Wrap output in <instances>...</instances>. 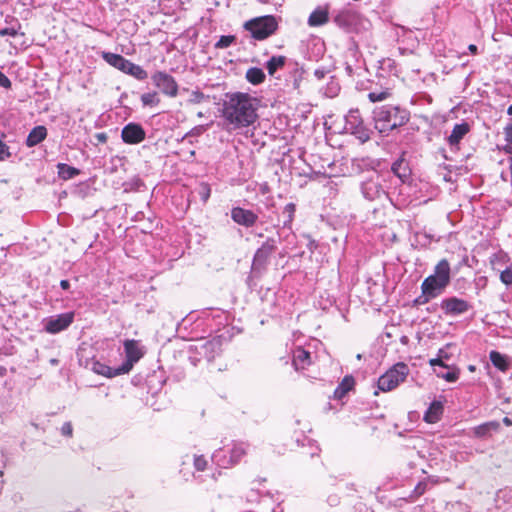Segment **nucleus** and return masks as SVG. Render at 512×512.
Listing matches in <instances>:
<instances>
[{
    "mask_svg": "<svg viewBox=\"0 0 512 512\" xmlns=\"http://www.w3.org/2000/svg\"><path fill=\"white\" fill-rule=\"evenodd\" d=\"M259 100L248 93H227L222 103V117L227 130L249 127L258 118Z\"/></svg>",
    "mask_w": 512,
    "mask_h": 512,
    "instance_id": "nucleus-1",
    "label": "nucleus"
},
{
    "mask_svg": "<svg viewBox=\"0 0 512 512\" xmlns=\"http://www.w3.org/2000/svg\"><path fill=\"white\" fill-rule=\"evenodd\" d=\"M376 128L385 133L403 126L409 120V112L406 109L393 105L378 107L373 112Z\"/></svg>",
    "mask_w": 512,
    "mask_h": 512,
    "instance_id": "nucleus-2",
    "label": "nucleus"
},
{
    "mask_svg": "<svg viewBox=\"0 0 512 512\" xmlns=\"http://www.w3.org/2000/svg\"><path fill=\"white\" fill-rule=\"evenodd\" d=\"M450 283V265L446 259H442L435 266L434 273L421 284V290H424L428 296L434 298L441 295Z\"/></svg>",
    "mask_w": 512,
    "mask_h": 512,
    "instance_id": "nucleus-3",
    "label": "nucleus"
},
{
    "mask_svg": "<svg viewBox=\"0 0 512 512\" xmlns=\"http://www.w3.org/2000/svg\"><path fill=\"white\" fill-rule=\"evenodd\" d=\"M248 446L245 442H233L231 447L216 450L212 455V460L219 467H232L246 455Z\"/></svg>",
    "mask_w": 512,
    "mask_h": 512,
    "instance_id": "nucleus-4",
    "label": "nucleus"
},
{
    "mask_svg": "<svg viewBox=\"0 0 512 512\" xmlns=\"http://www.w3.org/2000/svg\"><path fill=\"white\" fill-rule=\"evenodd\" d=\"M278 27L276 18L272 15H266L246 21L244 29L249 31L256 40H264L275 33Z\"/></svg>",
    "mask_w": 512,
    "mask_h": 512,
    "instance_id": "nucleus-5",
    "label": "nucleus"
},
{
    "mask_svg": "<svg viewBox=\"0 0 512 512\" xmlns=\"http://www.w3.org/2000/svg\"><path fill=\"white\" fill-rule=\"evenodd\" d=\"M409 374V367L403 362L393 365L378 379L377 386L382 392H389L404 382Z\"/></svg>",
    "mask_w": 512,
    "mask_h": 512,
    "instance_id": "nucleus-6",
    "label": "nucleus"
},
{
    "mask_svg": "<svg viewBox=\"0 0 512 512\" xmlns=\"http://www.w3.org/2000/svg\"><path fill=\"white\" fill-rule=\"evenodd\" d=\"M383 182L384 178L379 172L372 171L369 173V176L361 183V192L363 196L369 201L388 198V194L383 188Z\"/></svg>",
    "mask_w": 512,
    "mask_h": 512,
    "instance_id": "nucleus-7",
    "label": "nucleus"
},
{
    "mask_svg": "<svg viewBox=\"0 0 512 512\" xmlns=\"http://www.w3.org/2000/svg\"><path fill=\"white\" fill-rule=\"evenodd\" d=\"M124 350L126 354V360L119 367V371L122 374L130 372L134 364L137 363L144 355L142 348L139 346L136 340H126L124 342Z\"/></svg>",
    "mask_w": 512,
    "mask_h": 512,
    "instance_id": "nucleus-8",
    "label": "nucleus"
},
{
    "mask_svg": "<svg viewBox=\"0 0 512 512\" xmlns=\"http://www.w3.org/2000/svg\"><path fill=\"white\" fill-rule=\"evenodd\" d=\"M74 321V312H66L44 319V330L50 334H57L66 330Z\"/></svg>",
    "mask_w": 512,
    "mask_h": 512,
    "instance_id": "nucleus-9",
    "label": "nucleus"
},
{
    "mask_svg": "<svg viewBox=\"0 0 512 512\" xmlns=\"http://www.w3.org/2000/svg\"><path fill=\"white\" fill-rule=\"evenodd\" d=\"M153 84L161 90V92L169 97H176L178 94V84L174 77L170 74L157 71L152 77Z\"/></svg>",
    "mask_w": 512,
    "mask_h": 512,
    "instance_id": "nucleus-10",
    "label": "nucleus"
},
{
    "mask_svg": "<svg viewBox=\"0 0 512 512\" xmlns=\"http://www.w3.org/2000/svg\"><path fill=\"white\" fill-rule=\"evenodd\" d=\"M440 307L446 315L457 316L468 312L472 306L468 301L453 296L443 299Z\"/></svg>",
    "mask_w": 512,
    "mask_h": 512,
    "instance_id": "nucleus-11",
    "label": "nucleus"
},
{
    "mask_svg": "<svg viewBox=\"0 0 512 512\" xmlns=\"http://www.w3.org/2000/svg\"><path fill=\"white\" fill-rule=\"evenodd\" d=\"M276 240L274 238H268L260 248L257 249L253 258V268L260 269L264 267L271 254L276 250Z\"/></svg>",
    "mask_w": 512,
    "mask_h": 512,
    "instance_id": "nucleus-12",
    "label": "nucleus"
},
{
    "mask_svg": "<svg viewBox=\"0 0 512 512\" xmlns=\"http://www.w3.org/2000/svg\"><path fill=\"white\" fill-rule=\"evenodd\" d=\"M146 137V132L140 124L128 123L121 131V138L124 143L135 145L141 143Z\"/></svg>",
    "mask_w": 512,
    "mask_h": 512,
    "instance_id": "nucleus-13",
    "label": "nucleus"
},
{
    "mask_svg": "<svg viewBox=\"0 0 512 512\" xmlns=\"http://www.w3.org/2000/svg\"><path fill=\"white\" fill-rule=\"evenodd\" d=\"M333 21L339 28L351 32L358 22V15L350 10H342L334 16Z\"/></svg>",
    "mask_w": 512,
    "mask_h": 512,
    "instance_id": "nucleus-14",
    "label": "nucleus"
},
{
    "mask_svg": "<svg viewBox=\"0 0 512 512\" xmlns=\"http://www.w3.org/2000/svg\"><path fill=\"white\" fill-rule=\"evenodd\" d=\"M231 218L241 226L252 227L256 223L258 216L251 210L234 207L231 210Z\"/></svg>",
    "mask_w": 512,
    "mask_h": 512,
    "instance_id": "nucleus-15",
    "label": "nucleus"
},
{
    "mask_svg": "<svg viewBox=\"0 0 512 512\" xmlns=\"http://www.w3.org/2000/svg\"><path fill=\"white\" fill-rule=\"evenodd\" d=\"M345 119L347 129H349L354 134H358L360 138H368L363 126V121L360 117L359 110H350Z\"/></svg>",
    "mask_w": 512,
    "mask_h": 512,
    "instance_id": "nucleus-16",
    "label": "nucleus"
},
{
    "mask_svg": "<svg viewBox=\"0 0 512 512\" xmlns=\"http://www.w3.org/2000/svg\"><path fill=\"white\" fill-rule=\"evenodd\" d=\"M501 424L499 421H488L480 424L472 429L473 435L477 438L487 439L492 437L494 433L500 431Z\"/></svg>",
    "mask_w": 512,
    "mask_h": 512,
    "instance_id": "nucleus-17",
    "label": "nucleus"
},
{
    "mask_svg": "<svg viewBox=\"0 0 512 512\" xmlns=\"http://www.w3.org/2000/svg\"><path fill=\"white\" fill-rule=\"evenodd\" d=\"M86 367H89L96 374L103 375L109 378L122 374L119 371V367L116 369H112L106 364H103L95 359H92L91 361L87 362Z\"/></svg>",
    "mask_w": 512,
    "mask_h": 512,
    "instance_id": "nucleus-18",
    "label": "nucleus"
},
{
    "mask_svg": "<svg viewBox=\"0 0 512 512\" xmlns=\"http://www.w3.org/2000/svg\"><path fill=\"white\" fill-rule=\"evenodd\" d=\"M329 20V11L327 7L319 6L312 11L308 18V25L318 27L326 24Z\"/></svg>",
    "mask_w": 512,
    "mask_h": 512,
    "instance_id": "nucleus-19",
    "label": "nucleus"
},
{
    "mask_svg": "<svg viewBox=\"0 0 512 512\" xmlns=\"http://www.w3.org/2000/svg\"><path fill=\"white\" fill-rule=\"evenodd\" d=\"M102 58L111 66L115 67L116 69L126 73L128 65L130 63L129 60L124 58L120 54H115L111 52H103Z\"/></svg>",
    "mask_w": 512,
    "mask_h": 512,
    "instance_id": "nucleus-20",
    "label": "nucleus"
},
{
    "mask_svg": "<svg viewBox=\"0 0 512 512\" xmlns=\"http://www.w3.org/2000/svg\"><path fill=\"white\" fill-rule=\"evenodd\" d=\"M202 349L205 357L209 361H212L222 351V339L220 337H216L209 341H206L202 345Z\"/></svg>",
    "mask_w": 512,
    "mask_h": 512,
    "instance_id": "nucleus-21",
    "label": "nucleus"
},
{
    "mask_svg": "<svg viewBox=\"0 0 512 512\" xmlns=\"http://www.w3.org/2000/svg\"><path fill=\"white\" fill-rule=\"evenodd\" d=\"M46 137H47L46 127L43 125H38V126L34 127L29 132V134L26 138L25 144L27 147L31 148V147L38 145L42 141H44Z\"/></svg>",
    "mask_w": 512,
    "mask_h": 512,
    "instance_id": "nucleus-22",
    "label": "nucleus"
},
{
    "mask_svg": "<svg viewBox=\"0 0 512 512\" xmlns=\"http://www.w3.org/2000/svg\"><path fill=\"white\" fill-rule=\"evenodd\" d=\"M311 364V355L302 347H297L293 353V366L296 370H303Z\"/></svg>",
    "mask_w": 512,
    "mask_h": 512,
    "instance_id": "nucleus-23",
    "label": "nucleus"
},
{
    "mask_svg": "<svg viewBox=\"0 0 512 512\" xmlns=\"http://www.w3.org/2000/svg\"><path fill=\"white\" fill-rule=\"evenodd\" d=\"M444 406L440 401H433L424 414V420L427 423L433 424L440 420L443 414Z\"/></svg>",
    "mask_w": 512,
    "mask_h": 512,
    "instance_id": "nucleus-24",
    "label": "nucleus"
},
{
    "mask_svg": "<svg viewBox=\"0 0 512 512\" xmlns=\"http://www.w3.org/2000/svg\"><path fill=\"white\" fill-rule=\"evenodd\" d=\"M469 131L470 126L468 123L463 122L456 124L448 137V143L451 146H457Z\"/></svg>",
    "mask_w": 512,
    "mask_h": 512,
    "instance_id": "nucleus-25",
    "label": "nucleus"
},
{
    "mask_svg": "<svg viewBox=\"0 0 512 512\" xmlns=\"http://www.w3.org/2000/svg\"><path fill=\"white\" fill-rule=\"evenodd\" d=\"M489 359L492 364L502 372H505L511 367V360L508 356L501 354L498 351H491L489 353Z\"/></svg>",
    "mask_w": 512,
    "mask_h": 512,
    "instance_id": "nucleus-26",
    "label": "nucleus"
},
{
    "mask_svg": "<svg viewBox=\"0 0 512 512\" xmlns=\"http://www.w3.org/2000/svg\"><path fill=\"white\" fill-rule=\"evenodd\" d=\"M246 79L249 83L258 85L265 80V73L260 68L251 67L246 72Z\"/></svg>",
    "mask_w": 512,
    "mask_h": 512,
    "instance_id": "nucleus-27",
    "label": "nucleus"
},
{
    "mask_svg": "<svg viewBox=\"0 0 512 512\" xmlns=\"http://www.w3.org/2000/svg\"><path fill=\"white\" fill-rule=\"evenodd\" d=\"M286 63L285 56H273L266 63V69L270 75H274L276 71L282 68Z\"/></svg>",
    "mask_w": 512,
    "mask_h": 512,
    "instance_id": "nucleus-28",
    "label": "nucleus"
},
{
    "mask_svg": "<svg viewBox=\"0 0 512 512\" xmlns=\"http://www.w3.org/2000/svg\"><path fill=\"white\" fill-rule=\"evenodd\" d=\"M447 368L449 369L447 372L435 370L437 377L442 378L450 383L456 382L460 376V369L455 366H448Z\"/></svg>",
    "mask_w": 512,
    "mask_h": 512,
    "instance_id": "nucleus-29",
    "label": "nucleus"
},
{
    "mask_svg": "<svg viewBox=\"0 0 512 512\" xmlns=\"http://www.w3.org/2000/svg\"><path fill=\"white\" fill-rule=\"evenodd\" d=\"M58 175L64 180L71 179L79 174V170L75 167L69 166L65 163H59L57 165Z\"/></svg>",
    "mask_w": 512,
    "mask_h": 512,
    "instance_id": "nucleus-30",
    "label": "nucleus"
},
{
    "mask_svg": "<svg viewBox=\"0 0 512 512\" xmlns=\"http://www.w3.org/2000/svg\"><path fill=\"white\" fill-rule=\"evenodd\" d=\"M354 379L351 376H346L335 390V396L342 398L348 391L352 389Z\"/></svg>",
    "mask_w": 512,
    "mask_h": 512,
    "instance_id": "nucleus-31",
    "label": "nucleus"
},
{
    "mask_svg": "<svg viewBox=\"0 0 512 512\" xmlns=\"http://www.w3.org/2000/svg\"><path fill=\"white\" fill-rule=\"evenodd\" d=\"M126 74L133 76L137 80H144L147 78V72L139 65L134 64L130 61Z\"/></svg>",
    "mask_w": 512,
    "mask_h": 512,
    "instance_id": "nucleus-32",
    "label": "nucleus"
},
{
    "mask_svg": "<svg viewBox=\"0 0 512 512\" xmlns=\"http://www.w3.org/2000/svg\"><path fill=\"white\" fill-rule=\"evenodd\" d=\"M141 102L144 106H157L160 103L157 92L144 93L141 96Z\"/></svg>",
    "mask_w": 512,
    "mask_h": 512,
    "instance_id": "nucleus-33",
    "label": "nucleus"
},
{
    "mask_svg": "<svg viewBox=\"0 0 512 512\" xmlns=\"http://www.w3.org/2000/svg\"><path fill=\"white\" fill-rule=\"evenodd\" d=\"M236 40L233 35H223L219 38V40L215 43V48L217 49H225L231 46L232 43Z\"/></svg>",
    "mask_w": 512,
    "mask_h": 512,
    "instance_id": "nucleus-34",
    "label": "nucleus"
},
{
    "mask_svg": "<svg viewBox=\"0 0 512 512\" xmlns=\"http://www.w3.org/2000/svg\"><path fill=\"white\" fill-rule=\"evenodd\" d=\"M390 96V92L388 90L383 91H373L368 94V98L371 102H381L386 100Z\"/></svg>",
    "mask_w": 512,
    "mask_h": 512,
    "instance_id": "nucleus-35",
    "label": "nucleus"
},
{
    "mask_svg": "<svg viewBox=\"0 0 512 512\" xmlns=\"http://www.w3.org/2000/svg\"><path fill=\"white\" fill-rule=\"evenodd\" d=\"M211 194V188L208 183H201L198 188V195L200 196V199L206 203L210 197Z\"/></svg>",
    "mask_w": 512,
    "mask_h": 512,
    "instance_id": "nucleus-36",
    "label": "nucleus"
},
{
    "mask_svg": "<svg viewBox=\"0 0 512 512\" xmlns=\"http://www.w3.org/2000/svg\"><path fill=\"white\" fill-rule=\"evenodd\" d=\"M295 213V205L293 203H288L283 210V214L286 216V220L284 221V226L290 224L293 220Z\"/></svg>",
    "mask_w": 512,
    "mask_h": 512,
    "instance_id": "nucleus-37",
    "label": "nucleus"
},
{
    "mask_svg": "<svg viewBox=\"0 0 512 512\" xmlns=\"http://www.w3.org/2000/svg\"><path fill=\"white\" fill-rule=\"evenodd\" d=\"M500 280L505 285H512V264L509 265L505 270H503L500 274Z\"/></svg>",
    "mask_w": 512,
    "mask_h": 512,
    "instance_id": "nucleus-38",
    "label": "nucleus"
},
{
    "mask_svg": "<svg viewBox=\"0 0 512 512\" xmlns=\"http://www.w3.org/2000/svg\"><path fill=\"white\" fill-rule=\"evenodd\" d=\"M421 292H422V293H421V295H420V296H418V297L414 300V304H415V305H418V306H420V305H425V304H427L430 300L434 299V297H433V296H428V294H427V293H425V291H424V290H421Z\"/></svg>",
    "mask_w": 512,
    "mask_h": 512,
    "instance_id": "nucleus-39",
    "label": "nucleus"
},
{
    "mask_svg": "<svg viewBox=\"0 0 512 512\" xmlns=\"http://www.w3.org/2000/svg\"><path fill=\"white\" fill-rule=\"evenodd\" d=\"M207 466V460L203 456L194 457V467L198 471H204Z\"/></svg>",
    "mask_w": 512,
    "mask_h": 512,
    "instance_id": "nucleus-40",
    "label": "nucleus"
},
{
    "mask_svg": "<svg viewBox=\"0 0 512 512\" xmlns=\"http://www.w3.org/2000/svg\"><path fill=\"white\" fill-rule=\"evenodd\" d=\"M402 164H403V161H396V162H394V163H393V165H392V167H391L392 172H393L397 177H399L401 180H403V179L407 176L405 172H404V173H402V172L400 171V168H401Z\"/></svg>",
    "mask_w": 512,
    "mask_h": 512,
    "instance_id": "nucleus-41",
    "label": "nucleus"
},
{
    "mask_svg": "<svg viewBox=\"0 0 512 512\" xmlns=\"http://www.w3.org/2000/svg\"><path fill=\"white\" fill-rule=\"evenodd\" d=\"M11 156L9 147L0 140V161H4Z\"/></svg>",
    "mask_w": 512,
    "mask_h": 512,
    "instance_id": "nucleus-42",
    "label": "nucleus"
},
{
    "mask_svg": "<svg viewBox=\"0 0 512 512\" xmlns=\"http://www.w3.org/2000/svg\"><path fill=\"white\" fill-rule=\"evenodd\" d=\"M0 86L3 88H6V89L11 87L10 79L1 71H0Z\"/></svg>",
    "mask_w": 512,
    "mask_h": 512,
    "instance_id": "nucleus-43",
    "label": "nucleus"
},
{
    "mask_svg": "<svg viewBox=\"0 0 512 512\" xmlns=\"http://www.w3.org/2000/svg\"><path fill=\"white\" fill-rule=\"evenodd\" d=\"M72 431H73V428H72V425L70 422H65L62 427H61V433L64 435V436H68L70 437L72 435Z\"/></svg>",
    "mask_w": 512,
    "mask_h": 512,
    "instance_id": "nucleus-44",
    "label": "nucleus"
},
{
    "mask_svg": "<svg viewBox=\"0 0 512 512\" xmlns=\"http://www.w3.org/2000/svg\"><path fill=\"white\" fill-rule=\"evenodd\" d=\"M12 36L15 37L17 35V30L13 27H7L0 29V36Z\"/></svg>",
    "mask_w": 512,
    "mask_h": 512,
    "instance_id": "nucleus-45",
    "label": "nucleus"
},
{
    "mask_svg": "<svg viewBox=\"0 0 512 512\" xmlns=\"http://www.w3.org/2000/svg\"><path fill=\"white\" fill-rule=\"evenodd\" d=\"M429 364L433 367L434 366H440L442 368L448 367V365L444 363V361L442 360V358L440 356H438L437 358H434V359H430Z\"/></svg>",
    "mask_w": 512,
    "mask_h": 512,
    "instance_id": "nucleus-46",
    "label": "nucleus"
},
{
    "mask_svg": "<svg viewBox=\"0 0 512 512\" xmlns=\"http://www.w3.org/2000/svg\"><path fill=\"white\" fill-rule=\"evenodd\" d=\"M505 139L512 144V121L505 127Z\"/></svg>",
    "mask_w": 512,
    "mask_h": 512,
    "instance_id": "nucleus-47",
    "label": "nucleus"
},
{
    "mask_svg": "<svg viewBox=\"0 0 512 512\" xmlns=\"http://www.w3.org/2000/svg\"><path fill=\"white\" fill-rule=\"evenodd\" d=\"M192 95L194 97L192 101L196 103L201 102L204 98V94L200 91H194Z\"/></svg>",
    "mask_w": 512,
    "mask_h": 512,
    "instance_id": "nucleus-48",
    "label": "nucleus"
},
{
    "mask_svg": "<svg viewBox=\"0 0 512 512\" xmlns=\"http://www.w3.org/2000/svg\"><path fill=\"white\" fill-rule=\"evenodd\" d=\"M438 356H440L442 358V360H448L449 359V355L448 353L445 351V349H439L438 351Z\"/></svg>",
    "mask_w": 512,
    "mask_h": 512,
    "instance_id": "nucleus-49",
    "label": "nucleus"
},
{
    "mask_svg": "<svg viewBox=\"0 0 512 512\" xmlns=\"http://www.w3.org/2000/svg\"><path fill=\"white\" fill-rule=\"evenodd\" d=\"M60 286H61L62 289L67 290L70 287V283H69L68 280L64 279V280L60 281Z\"/></svg>",
    "mask_w": 512,
    "mask_h": 512,
    "instance_id": "nucleus-50",
    "label": "nucleus"
},
{
    "mask_svg": "<svg viewBox=\"0 0 512 512\" xmlns=\"http://www.w3.org/2000/svg\"><path fill=\"white\" fill-rule=\"evenodd\" d=\"M330 505H336L338 503V498L336 496H331L328 499Z\"/></svg>",
    "mask_w": 512,
    "mask_h": 512,
    "instance_id": "nucleus-51",
    "label": "nucleus"
},
{
    "mask_svg": "<svg viewBox=\"0 0 512 512\" xmlns=\"http://www.w3.org/2000/svg\"><path fill=\"white\" fill-rule=\"evenodd\" d=\"M468 49H469V51H470L472 54H476V52H477V46H476V45H474V44H470V45L468 46Z\"/></svg>",
    "mask_w": 512,
    "mask_h": 512,
    "instance_id": "nucleus-52",
    "label": "nucleus"
},
{
    "mask_svg": "<svg viewBox=\"0 0 512 512\" xmlns=\"http://www.w3.org/2000/svg\"><path fill=\"white\" fill-rule=\"evenodd\" d=\"M97 138L99 141L105 142L107 139V136L104 133H99V134H97Z\"/></svg>",
    "mask_w": 512,
    "mask_h": 512,
    "instance_id": "nucleus-53",
    "label": "nucleus"
},
{
    "mask_svg": "<svg viewBox=\"0 0 512 512\" xmlns=\"http://www.w3.org/2000/svg\"><path fill=\"white\" fill-rule=\"evenodd\" d=\"M503 423L506 425V426H512V420L508 417H504L503 418Z\"/></svg>",
    "mask_w": 512,
    "mask_h": 512,
    "instance_id": "nucleus-54",
    "label": "nucleus"
},
{
    "mask_svg": "<svg viewBox=\"0 0 512 512\" xmlns=\"http://www.w3.org/2000/svg\"><path fill=\"white\" fill-rule=\"evenodd\" d=\"M468 370H469L470 372H475V370H476V366H475V365H469V366H468Z\"/></svg>",
    "mask_w": 512,
    "mask_h": 512,
    "instance_id": "nucleus-55",
    "label": "nucleus"
},
{
    "mask_svg": "<svg viewBox=\"0 0 512 512\" xmlns=\"http://www.w3.org/2000/svg\"><path fill=\"white\" fill-rule=\"evenodd\" d=\"M507 113L509 115H512V104L509 106L508 110H507Z\"/></svg>",
    "mask_w": 512,
    "mask_h": 512,
    "instance_id": "nucleus-56",
    "label": "nucleus"
},
{
    "mask_svg": "<svg viewBox=\"0 0 512 512\" xmlns=\"http://www.w3.org/2000/svg\"><path fill=\"white\" fill-rule=\"evenodd\" d=\"M506 150H507L509 153H511V154H512V145H510L509 147H507V149H506Z\"/></svg>",
    "mask_w": 512,
    "mask_h": 512,
    "instance_id": "nucleus-57",
    "label": "nucleus"
},
{
    "mask_svg": "<svg viewBox=\"0 0 512 512\" xmlns=\"http://www.w3.org/2000/svg\"><path fill=\"white\" fill-rule=\"evenodd\" d=\"M4 372H5V368L4 367H0V375H3Z\"/></svg>",
    "mask_w": 512,
    "mask_h": 512,
    "instance_id": "nucleus-58",
    "label": "nucleus"
},
{
    "mask_svg": "<svg viewBox=\"0 0 512 512\" xmlns=\"http://www.w3.org/2000/svg\"><path fill=\"white\" fill-rule=\"evenodd\" d=\"M510 169H511V173H512V158L510 160Z\"/></svg>",
    "mask_w": 512,
    "mask_h": 512,
    "instance_id": "nucleus-59",
    "label": "nucleus"
},
{
    "mask_svg": "<svg viewBox=\"0 0 512 512\" xmlns=\"http://www.w3.org/2000/svg\"><path fill=\"white\" fill-rule=\"evenodd\" d=\"M2 476H3V471H0V477H2Z\"/></svg>",
    "mask_w": 512,
    "mask_h": 512,
    "instance_id": "nucleus-60",
    "label": "nucleus"
}]
</instances>
